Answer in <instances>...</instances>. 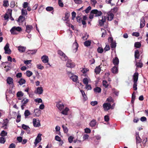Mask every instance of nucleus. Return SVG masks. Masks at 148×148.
I'll return each mask as SVG.
<instances>
[{"instance_id": "1", "label": "nucleus", "mask_w": 148, "mask_h": 148, "mask_svg": "<svg viewBox=\"0 0 148 148\" xmlns=\"http://www.w3.org/2000/svg\"><path fill=\"white\" fill-rule=\"evenodd\" d=\"M21 28L20 27H14L10 30V32L11 34H16V31L18 32H21L22 31Z\"/></svg>"}, {"instance_id": "2", "label": "nucleus", "mask_w": 148, "mask_h": 148, "mask_svg": "<svg viewBox=\"0 0 148 148\" xmlns=\"http://www.w3.org/2000/svg\"><path fill=\"white\" fill-rule=\"evenodd\" d=\"M91 13L93 14H95V17H98L101 16L102 13L101 11H98L97 9H94L92 10L90 12Z\"/></svg>"}, {"instance_id": "3", "label": "nucleus", "mask_w": 148, "mask_h": 148, "mask_svg": "<svg viewBox=\"0 0 148 148\" xmlns=\"http://www.w3.org/2000/svg\"><path fill=\"white\" fill-rule=\"evenodd\" d=\"M58 53L62 57L61 58L63 60L65 61L67 60L68 59L67 57L62 51L60 50H58Z\"/></svg>"}, {"instance_id": "4", "label": "nucleus", "mask_w": 148, "mask_h": 148, "mask_svg": "<svg viewBox=\"0 0 148 148\" xmlns=\"http://www.w3.org/2000/svg\"><path fill=\"white\" fill-rule=\"evenodd\" d=\"M4 49L5 50V53L6 54H10L11 53V51L10 49L9 48V44L7 43L4 47Z\"/></svg>"}, {"instance_id": "5", "label": "nucleus", "mask_w": 148, "mask_h": 148, "mask_svg": "<svg viewBox=\"0 0 148 148\" xmlns=\"http://www.w3.org/2000/svg\"><path fill=\"white\" fill-rule=\"evenodd\" d=\"M103 107L105 111H108L111 108V104L110 103H104L103 105Z\"/></svg>"}, {"instance_id": "6", "label": "nucleus", "mask_w": 148, "mask_h": 148, "mask_svg": "<svg viewBox=\"0 0 148 148\" xmlns=\"http://www.w3.org/2000/svg\"><path fill=\"white\" fill-rule=\"evenodd\" d=\"M29 101V100L27 99H25V98L23 99L21 101V103H22L21 105V108L22 110H23L24 108V107L26 105V104Z\"/></svg>"}, {"instance_id": "7", "label": "nucleus", "mask_w": 148, "mask_h": 148, "mask_svg": "<svg viewBox=\"0 0 148 148\" xmlns=\"http://www.w3.org/2000/svg\"><path fill=\"white\" fill-rule=\"evenodd\" d=\"M66 66L68 67L72 68L74 67L75 65V64L71 60H69L66 62Z\"/></svg>"}, {"instance_id": "8", "label": "nucleus", "mask_w": 148, "mask_h": 148, "mask_svg": "<svg viewBox=\"0 0 148 148\" xmlns=\"http://www.w3.org/2000/svg\"><path fill=\"white\" fill-rule=\"evenodd\" d=\"M26 29L25 31L27 33H29L31 30L33 29V27L32 25H27L26 26Z\"/></svg>"}, {"instance_id": "9", "label": "nucleus", "mask_w": 148, "mask_h": 148, "mask_svg": "<svg viewBox=\"0 0 148 148\" xmlns=\"http://www.w3.org/2000/svg\"><path fill=\"white\" fill-rule=\"evenodd\" d=\"M42 62L44 63H48L49 62V58L47 56H43L41 57Z\"/></svg>"}, {"instance_id": "10", "label": "nucleus", "mask_w": 148, "mask_h": 148, "mask_svg": "<svg viewBox=\"0 0 148 148\" xmlns=\"http://www.w3.org/2000/svg\"><path fill=\"white\" fill-rule=\"evenodd\" d=\"M33 123L34 126L35 127H39L40 125V122L38 121V122H37L36 120L35 119H33Z\"/></svg>"}, {"instance_id": "11", "label": "nucleus", "mask_w": 148, "mask_h": 148, "mask_svg": "<svg viewBox=\"0 0 148 148\" xmlns=\"http://www.w3.org/2000/svg\"><path fill=\"white\" fill-rule=\"evenodd\" d=\"M138 73H135L133 76V82H137L138 79Z\"/></svg>"}, {"instance_id": "12", "label": "nucleus", "mask_w": 148, "mask_h": 148, "mask_svg": "<svg viewBox=\"0 0 148 148\" xmlns=\"http://www.w3.org/2000/svg\"><path fill=\"white\" fill-rule=\"evenodd\" d=\"M61 102L60 101L57 103L56 106L60 110H62L64 108V105L63 103H61Z\"/></svg>"}, {"instance_id": "13", "label": "nucleus", "mask_w": 148, "mask_h": 148, "mask_svg": "<svg viewBox=\"0 0 148 148\" xmlns=\"http://www.w3.org/2000/svg\"><path fill=\"white\" fill-rule=\"evenodd\" d=\"M145 25V17L143 16L140 19V28H142Z\"/></svg>"}, {"instance_id": "14", "label": "nucleus", "mask_w": 148, "mask_h": 148, "mask_svg": "<svg viewBox=\"0 0 148 148\" xmlns=\"http://www.w3.org/2000/svg\"><path fill=\"white\" fill-rule=\"evenodd\" d=\"M139 51L138 50L135 51L134 53V57L136 61L137 59L139 58L140 55L139 54Z\"/></svg>"}, {"instance_id": "15", "label": "nucleus", "mask_w": 148, "mask_h": 148, "mask_svg": "<svg viewBox=\"0 0 148 148\" xmlns=\"http://www.w3.org/2000/svg\"><path fill=\"white\" fill-rule=\"evenodd\" d=\"M114 15L112 13H110L107 14V20L109 21H112Z\"/></svg>"}, {"instance_id": "16", "label": "nucleus", "mask_w": 148, "mask_h": 148, "mask_svg": "<svg viewBox=\"0 0 148 148\" xmlns=\"http://www.w3.org/2000/svg\"><path fill=\"white\" fill-rule=\"evenodd\" d=\"M101 70V67H100V65H99L95 68V72L96 74H99Z\"/></svg>"}, {"instance_id": "17", "label": "nucleus", "mask_w": 148, "mask_h": 148, "mask_svg": "<svg viewBox=\"0 0 148 148\" xmlns=\"http://www.w3.org/2000/svg\"><path fill=\"white\" fill-rule=\"evenodd\" d=\"M112 62L114 65L115 66L118 65L119 64V61L117 57H116L113 59Z\"/></svg>"}, {"instance_id": "18", "label": "nucleus", "mask_w": 148, "mask_h": 148, "mask_svg": "<svg viewBox=\"0 0 148 148\" xmlns=\"http://www.w3.org/2000/svg\"><path fill=\"white\" fill-rule=\"evenodd\" d=\"M70 15V13L68 12H66L65 14V16L64 17V19L63 18L62 19L64 21H67L68 22V20H69V18Z\"/></svg>"}, {"instance_id": "19", "label": "nucleus", "mask_w": 148, "mask_h": 148, "mask_svg": "<svg viewBox=\"0 0 148 148\" xmlns=\"http://www.w3.org/2000/svg\"><path fill=\"white\" fill-rule=\"evenodd\" d=\"M25 17L21 15L19 16L17 21L18 22L22 23L25 21Z\"/></svg>"}, {"instance_id": "20", "label": "nucleus", "mask_w": 148, "mask_h": 148, "mask_svg": "<svg viewBox=\"0 0 148 148\" xmlns=\"http://www.w3.org/2000/svg\"><path fill=\"white\" fill-rule=\"evenodd\" d=\"M7 83L9 84H11L13 83V79L10 77H8L6 79Z\"/></svg>"}, {"instance_id": "21", "label": "nucleus", "mask_w": 148, "mask_h": 148, "mask_svg": "<svg viewBox=\"0 0 148 148\" xmlns=\"http://www.w3.org/2000/svg\"><path fill=\"white\" fill-rule=\"evenodd\" d=\"M34 112L35 115L37 116H39L40 114V111L38 108L35 109L34 110Z\"/></svg>"}, {"instance_id": "22", "label": "nucleus", "mask_w": 148, "mask_h": 148, "mask_svg": "<svg viewBox=\"0 0 148 148\" xmlns=\"http://www.w3.org/2000/svg\"><path fill=\"white\" fill-rule=\"evenodd\" d=\"M43 91V88L42 87H38L37 88L36 93L39 94H41L42 93Z\"/></svg>"}, {"instance_id": "23", "label": "nucleus", "mask_w": 148, "mask_h": 148, "mask_svg": "<svg viewBox=\"0 0 148 148\" xmlns=\"http://www.w3.org/2000/svg\"><path fill=\"white\" fill-rule=\"evenodd\" d=\"M26 48L24 47L19 46L18 47V49L20 52H23L25 51Z\"/></svg>"}, {"instance_id": "24", "label": "nucleus", "mask_w": 148, "mask_h": 148, "mask_svg": "<svg viewBox=\"0 0 148 148\" xmlns=\"http://www.w3.org/2000/svg\"><path fill=\"white\" fill-rule=\"evenodd\" d=\"M112 72L113 73H118V67L114 66L112 69Z\"/></svg>"}, {"instance_id": "25", "label": "nucleus", "mask_w": 148, "mask_h": 148, "mask_svg": "<svg viewBox=\"0 0 148 148\" xmlns=\"http://www.w3.org/2000/svg\"><path fill=\"white\" fill-rule=\"evenodd\" d=\"M70 79H72L73 81L76 82L78 80V77L74 75H73L70 77Z\"/></svg>"}, {"instance_id": "26", "label": "nucleus", "mask_w": 148, "mask_h": 148, "mask_svg": "<svg viewBox=\"0 0 148 148\" xmlns=\"http://www.w3.org/2000/svg\"><path fill=\"white\" fill-rule=\"evenodd\" d=\"M106 21L105 17H102L101 20H99V24L100 26H102L104 25V23Z\"/></svg>"}, {"instance_id": "27", "label": "nucleus", "mask_w": 148, "mask_h": 148, "mask_svg": "<svg viewBox=\"0 0 148 148\" xmlns=\"http://www.w3.org/2000/svg\"><path fill=\"white\" fill-rule=\"evenodd\" d=\"M96 123L97 122L96 120L95 119H93L90 122L89 124L91 127H95L96 125Z\"/></svg>"}, {"instance_id": "28", "label": "nucleus", "mask_w": 148, "mask_h": 148, "mask_svg": "<svg viewBox=\"0 0 148 148\" xmlns=\"http://www.w3.org/2000/svg\"><path fill=\"white\" fill-rule=\"evenodd\" d=\"M25 80L23 78H21L18 82V83L20 85H22L23 84H25Z\"/></svg>"}, {"instance_id": "29", "label": "nucleus", "mask_w": 148, "mask_h": 148, "mask_svg": "<svg viewBox=\"0 0 148 148\" xmlns=\"http://www.w3.org/2000/svg\"><path fill=\"white\" fill-rule=\"evenodd\" d=\"M141 60L139 61V62H136V65L137 67L141 68L143 66V64L141 62Z\"/></svg>"}, {"instance_id": "30", "label": "nucleus", "mask_w": 148, "mask_h": 148, "mask_svg": "<svg viewBox=\"0 0 148 148\" xmlns=\"http://www.w3.org/2000/svg\"><path fill=\"white\" fill-rule=\"evenodd\" d=\"M101 89L100 87H97L94 89V91L96 93H100L101 91Z\"/></svg>"}, {"instance_id": "31", "label": "nucleus", "mask_w": 148, "mask_h": 148, "mask_svg": "<svg viewBox=\"0 0 148 148\" xmlns=\"http://www.w3.org/2000/svg\"><path fill=\"white\" fill-rule=\"evenodd\" d=\"M69 110V109L68 108H65L61 112V113L65 115H67V112Z\"/></svg>"}, {"instance_id": "32", "label": "nucleus", "mask_w": 148, "mask_h": 148, "mask_svg": "<svg viewBox=\"0 0 148 148\" xmlns=\"http://www.w3.org/2000/svg\"><path fill=\"white\" fill-rule=\"evenodd\" d=\"M91 44V42L90 41L88 40L84 42V45L85 46L88 47L90 46Z\"/></svg>"}, {"instance_id": "33", "label": "nucleus", "mask_w": 148, "mask_h": 148, "mask_svg": "<svg viewBox=\"0 0 148 148\" xmlns=\"http://www.w3.org/2000/svg\"><path fill=\"white\" fill-rule=\"evenodd\" d=\"M102 83L103 86L105 88H107L108 87L109 85L106 80H103Z\"/></svg>"}, {"instance_id": "34", "label": "nucleus", "mask_w": 148, "mask_h": 148, "mask_svg": "<svg viewBox=\"0 0 148 148\" xmlns=\"http://www.w3.org/2000/svg\"><path fill=\"white\" fill-rule=\"evenodd\" d=\"M30 114V112L29 110H27L25 111L24 112V115L25 117L29 116Z\"/></svg>"}, {"instance_id": "35", "label": "nucleus", "mask_w": 148, "mask_h": 148, "mask_svg": "<svg viewBox=\"0 0 148 148\" xmlns=\"http://www.w3.org/2000/svg\"><path fill=\"white\" fill-rule=\"evenodd\" d=\"M9 5L8 1V0H4L3 1V6L5 7H8Z\"/></svg>"}, {"instance_id": "36", "label": "nucleus", "mask_w": 148, "mask_h": 148, "mask_svg": "<svg viewBox=\"0 0 148 148\" xmlns=\"http://www.w3.org/2000/svg\"><path fill=\"white\" fill-rule=\"evenodd\" d=\"M141 46V44L139 42H136L134 44V47L137 48H139Z\"/></svg>"}, {"instance_id": "37", "label": "nucleus", "mask_w": 148, "mask_h": 148, "mask_svg": "<svg viewBox=\"0 0 148 148\" xmlns=\"http://www.w3.org/2000/svg\"><path fill=\"white\" fill-rule=\"evenodd\" d=\"M118 8L117 7H115L111 9V11L113 13H115L117 12Z\"/></svg>"}, {"instance_id": "38", "label": "nucleus", "mask_w": 148, "mask_h": 148, "mask_svg": "<svg viewBox=\"0 0 148 148\" xmlns=\"http://www.w3.org/2000/svg\"><path fill=\"white\" fill-rule=\"evenodd\" d=\"M21 14L23 16H25L27 14V11L26 10L22 9L21 10Z\"/></svg>"}, {"instance_id": "39", "label": "nucleus", "mask_w": 148, "mask_h": 148, "mask_svg": "<svg viewBox=\"0 0 148 148\" xmlns=\"http://www.w3.org/2000/svg\"><path fill=\"white\" fill-rule=\"evenodd\" d=\"M136 141L137 144L141 142L142 140L140 137H136Z\"/></svg>"}, {"instance_id": "40", "label": "nucleus", "mask_w": 148, "mask_h": 148, "mask_svg": "<svg viewBox=\"0 0 148 148\" xmlns=\"http://www.w3.org/2000/svg\"><path fill=\"white\" fill-rule=\"evenodd\" d=\"M17 96L18 97H21L23 95V93L21 91H19L16 94Z\"/></svg>"}, {"instance_id": "41", "label": "nucleus", "mask_w": 148, "mask_h": 148, "mask_svg": "<svg viewBox=\"0 0 148 148\" xmlns=\"http://www.w3.org/2000/svg\"><path fill=\"white\" fill-rule=\"evenodd\" d=\"M7 132L4 130L2 131L1 133V136L2 137H4L7 135Z\"/></svg>"}, {"instance_id": "42", "label": "nucleus", "mask_w": 148, "mask_h": 148, "mask_svg": "<svg viewBox=\"0 0 148 148\" xmlns=\"http://www.w3.org/2000/svg\"><path fill=\"white\" fill-rule=\"evenodd\" d=\"M62 127L64 133H67L68 132V130L67 127H66L64 126V125L62 126Z\"/></svg>"}, {"instance_id": "43", "label": "nucleus", "mask_w": 148, "mask_h": 148, "mask_svg": "<svg viewBox=\"0 0 148 148\" xmlns=\"http://www.w3.org/2000/svg\"><path fill=\"white\" fill-rule=\"evenodd\" d=\"M27 75L28 77H30L33 74L32 72L29 71H27L26 72Z\"/></svg>"}, {"instance_id": "44", "label": "nucleus", "mask_w": 148, "mask_h": 148, "mask_svg": "<svg viewBox=\"0 0 148 148\" xmlns=\"http://www.w3.org/2000/svg\"><path fill=\"white\" fill-rule=\"evenodd\" d=\"M110 46L111 48H115L116 46V43L115 42H113L111 43Z\"/></svg>"}, {"instance_id": "45", "label": "nucleus", "mask_w": 148, "mask_h": 148, "mask_svg": "<svg viewBox=\"0 0 148 148\" xmlns=\"http://www.w3.org/2000/svg\"><path fill=\"white\" fill-rule=\"evenodd\" d=\"M5 142V138L2 137H0V143H4Z\"/></svg>"}, {"instance_id": "46", "label": "nucleus", "mask_w": 148, "mask_h": 148, "mask_svg": "<svg viewBox=\"0 0 148 148\" xmlns=\"http://www.w3.org/2000/svg\"><path fill=\"white\" fill-rule=\"evenodd\" d=\"M91 7L90 6H89L86 9L84 10L86 13H88L89 12V11L91 10Z\"/></svg>"}, {"instance_id": "47", "label": "nucleus", "mask_w": 148, "mask_h": 148, "mask_svg": "<svg viewBox=\"0 0 148 148\" xmlns=\"http://www.w3.org/2000/svg\"><path fill=\"white\" fill-rule=\"evenodd\" d=\"M133 89L134 90H136L137 89V82H134L133 84Z\"/></svg>"}, {"instance_id": "48", "label": "nucleus", "mask_w": 148, "mask_h": 148, "mask_svg": "<svg viewBox=\"0 0 148 148\" xmlns=\"http://www.w3.org/2000/svg\"><path fill=\"white\" fill-rule=\"evenodd\" d=\"M83 82L85 84L87 85L88 82V79L86 77L84 78L83 79Z\"/></svg>"}, {"instance_id": "49", "label": "nucleus", "mask_w": 148, "mask_h": 148, "mask_svg": "<svg viewBox=\"0 0 148 148\" xmlns=\"http://www.w3.org/2000/svg\"><path fill=\"white\" fill-rule=\"evenodd\" d=\"M74 1L77 4H80L83 2L82 0H74Z\"/></svg>"}, {"instance_id": "50", "label": "nucleus", "mask_w": 148, "mask_h": 148, "mask_svg": "<svg viewBox=\"0 0 148 148\" xmlns=\"http://www.w3.org/2000/svg\"><path fill=\"white\" fill-rule=\"evenodd\" d=\"M73 137L71 136H69L68 138V141L70 143H71L73 141Z\"/></svg>"}, {"instance_id": "51", "label": "nucleus", "mask_w": 148, "mask_h": 148, "mask_svg": "<svg viewBox=\"0 0 148 148\" xmlns=\"http://www.w3.org/2000/svg\"><path fill=\"white\" fill-rule=\"evenodd\" d=\"M46 10L48 11H50L53 10V8L52 7L49 6L46 8Z\"/></svg>"}, {"instance_id": "52", "label": "nucleus", "mask_w": 148, "mask_h": 148, "mask_svg": "<svg viewBox=\"0 0 148 148\" xmlns=\"http://www.w3.org/2000/svg\"><path fill=\"white\" fill-rule=\"evenodd\" d=\"M58 3L60 6L62 7L64 6V4L61 0H58Z\"/></svg>"}, {"instance_id": "53", "label": "nucleus", "mask_w": 148, "mask_h": 148, "mask_svg": "<svg viewBox=\"0 0 148 148\" xmlns=\"http://www.w3.org/2000/svg\"><path fill=\"white\" fill-rule=\"evenodd\" d=\"M97 50L98 53H102L103 52V48L100 47H99L97 49Z\"/></svg>"}, {"instance_id": "54", "label": "nucleus", "mask_w": 148, "mask_h": 148, "mask_svg": "<svg viewBox=\"0 0 148 148\" xmlns=\"http://www.w3.org/2000/svg\"><path fill=\"white\" fill-rule=\"evenodd\" d=\"M106 101H108L109 103L113 101V100L112 99V97H109L107 99Z\"/></svg>"}, {"instance_id": "55", "label": "nucleus", "mask_w": 148, "mask_h": 148, "mask_svg": "<svg viewBox=\"0 0 148 148\" xmlns=\"http://www.w3.org/2000/svg\"><path fill=\"white\" fill-rule=\"evenodd\" d=\"M37 67L38 69H42L44 68V67L43 66L41 65L40 64L37 65Z\"/></svg>"}, {"instance_id": "56", "label": "nucleus", "mask_w": 148, "mask_h": 148, "mask_svg": "<svg viewBox=\"0 0 148 148\" xmlns=\"http://www.w3.org/2000/svg\"><path fill=\"white\" fill-rule=\"evenodd\" d=\"M22 127L24 130H27L28 128H29L28 126L26 125L25 124H23L22 126Z\"/></svg>"}, {"instance_id": "57", "label": "nucleus", "mask_w": 148, "mask_h": 148, "mask_svg": "<svg viewBox=\"0 0 148 148\" xmlns=\"http://www.w3.org/2000/svg\"><path fill=\"white\" fill-rule=\"evenodd\" d=\"M136 98V95H132V100L131 102L132 104L134 105V100Z\"/></svg>"}, {"instance_id": "58", "label": "nucleus", "mask_w": 148, "mask_h": 148, "mask_svg": "<svg viewBox=\"0 0 148 148\" xmlns=\"http://www.w3.org/2000/svg\"><path fill=\"white\" fill-rule=\"evenodd\" d=\"M55 139L56 140L60 142L61 141L60 138L58 135H56L55 137Z\"/></svg>"}, {"instance_id": "59", "label": "nucleus", "mask_w": 148, "mask_h": 148, "mask_svg": "<svg viewBox=\"0 0 148 148\" xmlns=\"http://www.w3.org/2000/svg\"><path fill=\"white\" fill-rule=\"evenodd\" d=\"M77 21L79 23H80L82 21V18L81 17L79 16H77L76 17Z\"/></svg>"}, {"instance_id": "60", "label": "nucleus", "mask_w": 148, "mask_h": 148, "mask_svg": "<svg viewBox=\"0 0 148 148\" xmlns=\"http://www.w3.org/2000/svg\"><path fill=\"white\" fill-rule=\"evenodd\" d=\"M35 101L38 103H42V99L41 98L36 99L35 100Z\"/></svg>"}, {"instance_id": "61", "label": "nucleus", "mask_w": 148, "mask_h": 148, "mask_svg": "<svg viewBox=\"0 0 148 148\" xmlns=\"http://www.w3.org/2000/svg\"><path fill=\"white\" fill-rule=\"evenodd\" d=\"M110 47L109 45H106L105 47L104 48V50L106 51H108L110 49Z\"/></svg>"}, {"instance_id": "62", "label": "nucleus", "mask_w": 148, "mask_h": 148, "mask_svg": "<svg viewBox=\"0 0 148 148\" xmlns=\"http://www.w3.org/2000/svg\"><path fill=\"white\" fill-rule=\"evenodd\" d=\"M74 46L76 47L75 49L77 51L78 47L79 45L77 42H76V40H75V43L73 44V46Z\"/></svg>"}, {"instance_id": "63", "label": "nucleus", "mask_w": 148, "mask_h": 148, "mask_svg": "<svg viewBox=\"0 0 148 148\" xmlns=\"http://www.w3.org/2000/svg\"><path fill=\"white\" fill-rule=\"evenodd\" d=\"M104 120L105 121H108L109 120V116L107 115H106L104 117Z\"/></svg>"}, {"instance_id": "64", "label": "nucleus", "mask_w": 148, "mask_h": 148, "mask_svg": "<svg viewBox=\"0 0 148 148\" xmlns=\"http://www.w3.org/2000/svg\"><path fill=\"white\" fill-rule=\"evenodd\" d=\"M15 144L14 143H12L10 145L8 148H15Z\"/></svg>"}]
</instances>
